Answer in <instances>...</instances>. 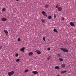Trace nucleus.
Returning <instances> with one entry per match:
<instances>
[{"label":"nucleus","mask_w":76,"mask_h":76,"mask_svg":"<svg viewBox=\"0 0 76 76\" xmlns=\"http://www.w3.org/2000/svg\"><path fill=\"white\" fill-rule=\"evenodd\" d=\"M60 50L65 53H68L69 52L68 50L66 48H60Z\"/></svg>","instance_id":"f257e3e1"},{"label":"nucleus","mask_w":76,"mask_h":76,"mask_svg":"<svg viewBox=\"0 0 76 76\" xmlns=\"http://www.w3.org/2000/svg\"><path fill=\"white\" fill-rule=\"evenodd\" d=\"M15 72L13 71H12L11 72H8V75L9 76H11L12 75H13L14 74Z\"/></svg>","instance_id":"f03ea898"},{"label":"nucleus","mask_w":76,"mask_h":76,"mask_svg":"<svg viewBox=\"0 0 76 76\" xmlns=\"http://www.w3.org/2000/svg\"><path fill=\"white\" fill-rule=\"evenodd\" d=\"M42 14L43 15L45 16L46 17H47V13L45 12L44 11H43L42 12Z\"/></svg>","instance_id":"7ed1b4c3"},{"label":"nucleus","mask_w":76,"mask_h":76,"mask_svg":"<svg viewBox=\"0 0 76 76\" xmlns=\"http://www.w3.org/2000/svg\"><path fill=\"white\" fill-rule=\"evenodd\" d=\"M25 49V47H23L21 48L20 49V51H22V52H24V50Z\"/></svg>","instance_id":"20e7f679"},{"label":"nucleus","mask_w":76,"mask_h":76,"mask_svg":"<svg viewBox=\"0 0 76 76\" xmlns=\"http://www.w3.org/2000/svg\"><path fill=\"white\" fill-rule=\"evenodd\" d=\"M35 52L37 53V54H41V51L39 50H36Z\"/></svg>","instance_id":"39448f33"},{"label":"nucleus","mask_w":76,"mask_h":76,"mask_svg":"<svg viewBox=\"0 0 76 76\" xmlns=\"http://www.w3.org/2000/svg\"><path fill=\"white\" fill-rule=\"evenodd\" d=\"M32 73L34 74V75H37L38 73V72L37 71H33Z\"/></svg>","instance_id":"423d86ee"},{"label":"nucleus","mask_w":76,"mask_h":76,"mask_svg":"<svg viewBox=\"0 0 76 76\" xmlns=\"http://www.w3.org/2000/svg\"><path fill=\"white\" fill-rule=\"evenodd\" d=\"M4 33H5L6 35H7L8 34V31H7V30H4Z\"/></svg>","instance_id":"0eeeda50"},{"label":"nucleus","mask_w":76,"mask_h":76,"mask_svg":"<svg viewBox=\"0 0 76 76\" xmlns=\"http://www.w3.org/2000/svg\"><path fill=\"white\" fill-rule=\"evenodd\" d=\"M70 25L71 26H75V24H74L73 22H70Z\"/></svg>","instance_id":"6e6552de"},{"label":"nucleus","mask_w":76,"mask_h":76,"mask_svg":"<svg viewBox=\"0 0 76 76\" xmlns=\"http://www.w3.org/2000/svg\"><path fill=\"white\" fill-rule=\"evenodd\" d=\"M66 66V65L64 64H61V67L62 68H64V67Z\"/></svg>","instance_id":"1a4fd4ad"},{"label":"nucleus","mask_w":76,"mask_h":76,"mask_svg":"<svg viewBox=\"0 0 76 76\" xmlns=\"http://www.w3.org/2000/svg\"><path fill=\"white\" fill-rule=\"evenodd\" d=\"M58 11H59V12H60L62 10V9H61V7H58Z\"/></svg>","instance_id":"9d476101"},{"label":"nucleus","mask_w":76,"mask_h":76,"mask_svg":"<svg viewBox=\"0 0 76 76\" xmlns=\"http://www.w3.org/2000/svg\"><path fill=\"white\" fill-rule=\"evenodd\" d=\"M1 20H2V21H3L4 22L6 21V20L7 19L6 18H3L1 19Z\"/></svg>","instance_id":"9b49d317"},{"label":"nucleus","mask_w":76,"mask_h":76,"mask_svg":"<svg viewBox=\"0 0 76 76\" xmlns=\"http://www.w3.org/2000/svg\"><path fill=\"white\" fill-rule=\"evenodd\" d=\"M55 69L57 70H59L60 69V67L58 66H56L55 67Z\"/></svg>","instance_id":"f8f14e48"},{"label":"nucleus","mask_w":76,"mask_h":76,"mask_svg":"<svg viewBox=\"0 0 76 76\" xmlns=\"http://www.w3.org/2000/svg\"><path fill=\"white\" fill-rule=\"evenodd\" d=\"M33 54V53L32 52H30V53H28L29 56H31V55H32Z\"/></svg>","instance_id":"ddd939ff"},{"label":"nucleus","mask_w":76,"mask_h":76,"mask_svg":"<svg viewBox=\"0 0 76 76\" xmlns=\"http://www.w3.org/2000/svg\"><path fill=\"white\" fill-rule=\"evenodd\" d=\"M61 73H66L67 72V71L66 70H65V71H61Z\"/></svg>","instance_id":"4468645a"},{"label":"nucleus","mask_w":76,"mask_h":76,"mask_svg":"<svg viewBox=\"0 0 76 76\" xmlns=\"http://www.w3.org/2000/svg\"><path fill=\"white\" fill-rule=\"evenodd\" d=\"M53 31H54V32H56L57 34V33H58V31H57V29H56L54 28L53 29Z\"/></svg>","instance_id":"2eb2a0df"},{"label":"nucleus","mask_w":76,"mask_h":76,"mask_svg":"<svg viewBox=\"0 0 76 76\" xmlns=\"http://www.w3.org/2000/svg\"><path fill=\"white\" fill-rule=\"evenodd\" d=\"M45 8H48V4H45Z\"/></svg>","instance_id":"dca6fc26"},{"label":"nucleus","mask_w":76,"mask_h":76,"mask_svg":"<svg viewBox=\"0 0 76 76\" xmlns=\"http://www.w3.org/2000/svg\"><path fill=\"white\" fill-rule=\"evenodd\" d=\"M20 60V59H17L16 60V62H19Z\"/></svg>","instance_id":"f3484780"},{"label":"nucleus","mask_w":76,"mask_h":76,"mask_svg":"<svg viewBox=\"0 0 76 76\" xmlns=\"http://www.w3.org/2000/svg\"><path fill=\"white\" fill-rule=\"evenodd\" d=\"M2 12H4L6 11V9L5 8H3L2 10Z\"/></svg>","instance_id":"a211bd4d"},{"label":"nucleus","mask_w":76,"mask_h":76,"mask_svg":"<svg viewBox=\"0 0 76 76\" xmlns=\"http://www.w3.org/2000/svg\"><path fill=\"white\" fill-rule=\"evenodd\" d=\"M29 71V70L27 69H26L25 70V73H27Z\"/></svg>","instance_id":"6ab92c4d"},{"label":"nucleus","mask_w":76,"mask_h":76,"mask_svg":"<svg viewBox=\"0 0 76 76\" xmlns=\"http://www.w3.org/2000/svg\"><path fill=\"white\" fill-rule=\"evenodd\" d=\"M48 19H51V15H50L48 17Z\"/></svg>","instance_id":"aec40b11"},{"label":"nucleus","mask_w":76,"mask_h":76,"mask_svg":"<svg viewBox=\"0 0 76 76\" xmlns=\"http://www.w3.org/2000/svg\"><path fill=\"white\" fill-rule=\"evenodd\" d=\"M41 20H42V22L43 23H44V22H45V20L44 19H42Z\"/></svg>","instance_id":"412c9836"},{"label":"nucleus","mask_w":76,"mask_h":76,"mask_svg":"<svg viewBox=\"0 0 76 76\" xmlns=\"http://www.w3.org/2000/svg\"><path fill=\"white\" fill-rule=\"evenodd\" d=\"M59 61H63V60L61 58H59Z\"/></svg>","instance_id":"4be33fe9"},{"label":"nucleus","mask_w":76,"mask_h":76,"mask_svg":"<svg viewBox=\"0 0 76 76\" xmlns=\"http://www.w3.org/2000/svg\"><path fill=\"white\" fill-rule=\"evenodd\" d=\"M44 41H45V37H43L42 39Z\"/></svg>","instance_id":"5701e85b"},{"label":"nucleus","mask_w":76,"mask_h":76,"mask_svg":"<svg viewBox=\"0 0 76 76\" xmlns=\"http://www.w3.org/2000/svg\"><path fill=\"white\" fill-rule=\"evenodd\" d=\"M15 56L16 57H18V56H19V54L18 53H16L15 54Z\"/></svg>","instance_id":"b1692460"},{"label":"nucleus","mask_w":76,"mask_h":76,"mask_svg":"<svg viewBox=\"0 0 76 76\" xmlns=\"http://www.w3.org/2000/svg\"><path fill=\"white\" fill-rule=\"evenodd\" d=\"M53 16H54V18H56V14H54Z\"/></svg>","instance_id":"393cba45"},{"label":"nucleus","mask_w":76,"mask_h":76,"mask_svg":"<svg viewBox=\"0 0 76 76\" xmlns=\"http://www.w3.org/2000/svg\"><path fill=\"white\" fill-rule=\"evenodd\" d=\"M2 45H0V50H1L2 48Z\"/></svg>","instance_id":"a878e982"},{"label":"nucleus","mask_w":76,"mask_h":76,"mask_svg":"<svg viewBox=\"0 0 76 76\" xmlns=\"http://www.w3.org/2000/svg\"><path fill=\"white\" fill-rule=\"evenodd\" d=\"M20 39L19 38H18V41H20Z\"/></svg>","instance_id":"bb28decb"},{"label":"nucleus","mask_w":76,"mask_h":76,"mask_svg":"<svg viewBox=\"0 0 76 76\" xmlns=\"http://www.w3.org/2000/svg\"><path fill=\"white\" fill-rule=\"evenodd\" d=\"M50 56H49L48 58H47V60H50Z\"/></svg>","instance_id":"cd10ccee"},{"label":"nucleus","mask_w":76,"mask_h":76,"mask_svg":"<svg viewBox=\"0 0 76 76\" xmlns=\"http://www.w3.org/2000/svg\"><path fill=\"white\" fill-rule=\"evenodd\" d=\"M48 51H50V48H48Z\"/></svg>","instance_id":"c85d7f7f"},{"label":"nucleus","mask_w":76,"mask_h":76,"mask_svg":"<svg viewBox=\"0 0 76 76\" xmlns=\"http://www.w3.org/2000/svg\"><path fill=\"white\" fill-rule=\"evenodd\" d=\"M58 5H57L56 6V8H57L58 7Z\"/></svg>","instance_id":"c756f323"},{"label":"nucleus","mask_w":76,"mask_h":76,"mask_svg":"<svg viewBox=\"0 0 76 76\" xmlns=\"http://www.w3.org/2000/svg\"><path fill=\"white\" fill-rule=\"evenodd\" d=\"M61 20H64V18H62L61 19Z\"/></svg>","instance_id":"7c9ffc66"},{"label":"nucleus","mask_w":76,"mask_h":76,"mask_svg":"<svg viewBox=\"0 0 76 76\" xmlns=\"http://www.w3.org/2000/svg\"><path fill=\"white\" fill-rule=\"evenodd\" d=\"M60 56H61V55H60V54H58V57H60Z\"/></svg>","instance_id":"2f4dec72"},{"label":"nucleus","mask_w":76,"mask_h":76,"mask_svg":"<svg viewBox=\"0 0 76 76\" xmlns=\"http://www.w3.org/2000/svg\"><path fill=\"white\" fill-rule=\"evenodd\" d=\"M56 76H60L59 75H57Z\"/></svg>","instance_id":"473e14b6"},{"label":"nucleus","mask_w":76,"mask_h":76,"mask_svg":"<svg viewBox=\"0 0 76 76\" xmlns=\"http://www.w3.org/2000/svg\"><path fill=\"white\" fill-rule=\"evenodd\" d=\"M16 1H19V0H16Z\"/></svg>","instance_id":"72a5a7b5"},{"label":"nucleus","mask_w":76,"mask_h":76,"mask_svg":"<svg viewBox=\"0 0 76 76\" xmlns=\"http://www.w3.org/2000/svg\"><path fill=\"white\" fill-rule=\"evenodd\" d=\"M0 73H1V72H0Z\"/></svg>","instance_id":"f704fd0d"}]
</instances>
